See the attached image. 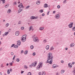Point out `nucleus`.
<instances>
[{"instance_id":"obj_22","label":"nucleus","mask_w":75,"mask_h":75,"mask_svg":"<svg viewBox=\"0 0 75 75\" xmlns=\"http://www.w3.org/2000/svg\"><path fill=\"white\" fill-rule=\"evenodd\" d=\"M36 4L38 5L40 4V2L39 1H37L36 2Z\"/></svg>"},{"instance_id":"obj_59","label":"nucleus","mask_w":75,"mask_h":75,"mask_svg":"<svg viewBox=\"0 0 75 75\" xmlns=\"http://www.w3.org/2000/svg\"><path fill=\"white\" fill-rule=\"evenodd\" d=\"M61 63H62V64H63V63H64V61L63 60H62L61 61Z\"/></svg>"},{"instance_id":"obj_45","label":"nucleus","mask_w":75,"mask_h":75,"mask_svg":"<svg viewBox=\"0 0 75 75\" xmlns=\"http://www.w3.org/2000/svg\"><path fill=\"white\" fill-rule=\"evenodd\" d=\"M54 47H52L51 48V50H54Z\"/></svg>"},{"instance_id":"obj_21","label":"nucleus","mask_w":75,"mask_h":75,"mask_svg":"<svg viewBox=\"0 0 75 75\" xmlns=\"http://www.w3.org/2000/svg\"><path fill=\"white\" fill-rule=\"evenodd\" d=\"M44 28L43 27H40V30L41 31H42V30Z\"/></svg>"},{"instance_id":"obj_1","label":"nucleus","mask_w":75,"mask_h":75,"mask_svg":"<svg viewBox=\"0 0 75 75\" xmlns=\"http://www.w3.org/2000/svg\"><path fill=\"white\" fill-rule=\"evenodd\" d=\"M47 62H46V64L49 63L50 64H51L52 63V59H53V56L52 55L51 53H49L47 55Z\"/></svg>"},{"instance_id":"obj_39","label":"nucleus","mask_w":75,"mask_h":75,"mask_svg":"<svg viewBox=\"0 0 75 75\" xmlns=\"http://www.w3.org/2000/svg\"><path fill=\"white\" fill-rule=\"evenodd\" d=\"M17 5V2H15L14 3H13V5L14 6L15 5Z\"/></svg>"},{"instance_id":"obj_16","label":"nucleus","mask_w":75,"mask_h":75,"mask_svg":"<svg viewBox=\"0 0 75 75\" xmlns=\"http://www.w3.org/2000/svg\"><path fill=\"white\" fill-rule=\"evenodd\" d=\"M70 47H72L74 46V43H71L70 45Z\"/></svg>"},{"instance_id":"obj_9","label":"nucleus","mask_w":75,"mask_h":75,"mask_svg":"<svg viewBox=\"0 0 75 75\" xmlns=\"http://www.w3.org/2000/svg\"><path fill=\"white\" fill-rule=\"evenodd\" d=\"M55 18H56L57 19H58L59 18V15L58 14H56V15Z\"/></svg>"},{"instance_id":"obj_4","label":"nucleus","mask_w":75,"mask_h":75,"mask_svg":"<svg viewBox=\"0 0 75 75\" xmlns=\"http://www.w3.org/2000/svg\"><path fill=\"white\" fill-rule=\"evenodd\" d=\"M73 24H74L73 23L71 22L70 24L68 25L69 27L70 28H72V27H73Z\"/></svg>"},{"instance_id":"obj_18","label":"nucleus","mask_w":75,"mask_h":75,"mask_svg":"<svg viewBox=\"0 0 75 75\" xmlns=\"http://www.w3.org/2000/svg\"><path fill=\"white\" fill-rule=\"evenodd\" d=\"M30 19L31 20H34V19H35V16H31L30 17Z\"/></svg>"},{"instance_id":"obj_58","label":"nucleus","mask_w":75,"mask_h":75,"mask_svg":"<svg viewBox=\"0 0 75 75\" xmlns=\"http://www.w3.org/2000/svg\"><path fill=\"white\" fill-rule=\"evenodd\" d=\"M50 11H48V12L47 13V15H49V13H50Z\"/></svg>"},{"instance_id":"obj_6","label":"nucleus","mask_w":75,"mask_h":75,"mask_svg":"<svg viewBox=\"0 0 75 75\" xmlns=\"http://www.w3.org/2000/svg\"><path fill=\"white\" fill-rule=\"evenodd\" d=\"M37 64V62H35V63H33L32 64L33 67H35V65H36Z\"/></svg>"},{"instance_id":"obj_24","label":"nucleus","mask_w":75,"mask_h":75,"mask_svg":"<svg viewBox=\"0 0 75 75\" xmlns=\"http://www.w3.org/2000/svg\"><path fill=\"white\" fill-rule=\"evenodd\" d=\"M14 47L15 48H17L18 47V45H15L14 46Z\"/></svg>"},{"instance_id":"obj_7","label":"nucleus","mask_w":75,"mask_h":75,"mask_svg":"<svg viewBox=\"0 0 75 75\" xmlns=\"http://www.w3.org/2000/svg\"><path fill=\"white\" fill-rule=\"evenodd\" d=\"M18 7H20V8H21V7H23V8H24V6L23 5L22 3H21L18 6Z\"/></svg>"},{"instance_id":"obj_40","label":"nucleus","mask_w":75,"mask_h":75,"mask_svg":"<svg viewBox=\"0 0 75 75\" xmlns=\"http://www.w3.org/2000/svg\"><path fill=\"white\" fill-rule=\"evenodd\" d=\"M47 40H43V42H44V43H45V42H47Z\"/></svg>"},{"instance_id":"obj_51","label":"nucleus","mask_w":75,"mask_h":75,"mask_svg":"<svg viewBox=\"0 0 75 75\" xmlns=\"http://www.w3.org/2000/svg\"><path fill=\"white\" fill-rule=\"evenodd\" d=\"M33 66V65H32V64H31L29 65V67H30V68H31Z\"/></svg>"},{"instance_id":"obj_14","label":"nucleus","mask_w":75,"mask_h":75,"mask_svg":"<svg viewBox=\"0 0 75 75\" xmlns=\"http://www.w3.org/2000/svg\"><path fill=\"white\" fill-rule=\"evenodd\" d=\"M15 35L17 36L18 35H19V32L18 31L16 32L15 33Z\"/></svg>"},{"instance_id":"obj_2","label":"nucleus","mask_w":75,"mask_h":75,"mask_svg":"<svg viewBox=\"0 0 75 75\" xmlns=\"http://www.w3.org/2000/svg\"><path fill=\"white\" fill-rule=\"evenodd\" d=\"M27 37V35H25L22 37V40L23 42H24L26 40V37Z\"/></svg>"},{"instance_id":"obj_55","label":"nucleus","mask_w":75,"mask_h":75,"mask_svg":"<svg viewBox=\"0 0 75 75\" xmlns=\"http://www.w3.org/2000/svg\"><path fill=\"white\" fill-rule=\"evenodd\" d=\"M13 52H11V55H13Z\"/></svg>"},{"instance_id":"obj_31","label":"nucleus","mask_w":75,"mask_h":75,"mask_svg":"<svg viewBox=\"0 0 75 75\" xmlns=\"http://www.w3.org/2000/svg\"><path fill=\"white\" fill-rule=\"evenodd\" d=\"M24 68H25V69H27L28 67L26 65L24 66Z\"/></svg>"},{"instance_id":"obj_50","label":"nucleus","mask_w":75,"mask_h":75,"mask_svg":"<svg viewBox=\"0 0 75 75\" xmlns=\"http://www.w3.org/2000/svg\"><path fill=\"white\" fill-rule=\"evenodd\" d=\"M1 67L2 68H4V66H3V64H1Z\"/></svg>"},{"instance_id":"obj_17","label":"nucleus","mask_w":75,"mask_h":75,"mask_svg":"<svg viewBox=\"0 0 75 75\" xmlns=\"http://www.w3.org/2000/svg\"><path fill=\"white\" fill-rule=\"evenodd\" d=\"M11 12V9H8L7 11L8 13H10Z\"/></svg>"},{"instance_id":"obj_36","label":"nucleus","mask_w":75,"mask_h":75,"mask_svg":"<svg viewBox=\"0 0 75 75\" xmlns=\"http://www.w3.org/2000/svg\"><path fill=\"white\" fill-rule=\"evenodd\" d=\"M6 27H8V26L9 25V24H8V23H6Z\"/></svg>"},{"instance_id":"obj_35","label":"nucleus","mask_w":75,"mask_h":75,"mask_svg":"<svg viewBox=\"0 0 75 75\" xmlns=\"http://www.w3.org/2000/svg\"><path fill=\"white\" fill-rule=\"evenodd\" d=\"M64 72V70H62L61 71V74H63Z\"/></svg>"},{"instance_id":"obj_33","label":"nucleus","mask_w":75,"mask_h":75,"mask_svg":"<svg viewBox=\"0 0 75 75\" xmlns=\"http://www.w3.org/2000/svg\"><path fill=\"white\" fill-rule=\"evenodd\" d=\"M72 30H73V31H75V26L72 28Z\"/></svg>"},{"instance_id":"obj_46","label":"nucleus","mask_w":75,"mask_h":75,"mask_svg":"<svg viewBox=\"0 0 75 75\" xmlns=\"http://www.w3.org/2000/svg\"><path fill=\"white\" fill-rule=\"evenodd\" d=\"M63 3L64 4H65V3H66V0H65L64 1Z\"/></svg>"},{"instance_id":"obj_61","label":"nucleus","mask_w":75,"mask_h":75,"mask_svg":"<svg viewBox=\"0 0 75 75\" xmlns=\"http://www.w3.org/2000/svg\"><path fill=\"white\" fill-rule=\"evenodd\" d=\"M2 51V48H1L0 49V51Z\"/></svg>"},{"instance_id":"obj_43","label":"nucleus","mask_w":75,"mask_h":75,"mask_svg":"<svg viewBox=\"0 0 75 75\" xmlns=\"http://www.w3.org/2000/svg\"><path fill=\"white\" fill-rule=\"evenodd\" d=\"M33 56H35V53L33 52Z\"/></svg>"},{"instance_id":"obj_12","label":"nucleus","mask_w":75,"mask_h":75,"mask_svg":"<svg viewBox=\"0 0 75 75\" xmlns=\"http://www.w3.org/2000/svg\"><path fill=\"white\" fill-rule=\"evenodd\" d=\"M17 44L18 45H21V42L19 40L17 42Z\"/></svg>"},{"instance_id":"obj_29","label":"nucleus","mask_w":75,"mask_h":75,"mask_svg":"<svg viewBox=\"0 0 75 75\" xmlns=\"http://www.w3.org/2000/svg\"><path fill=\"white\" fill-rule=\"evenodd\" d=\"M30 48L31 49H33V48H34V46L33 45H31L30 46Z\"/></svg>"},{"instance_id":"obj_25","label":"nucleus","mask_w":75,"mask_h":75,"mask_svg":"<svg viewBox=\"0 0 75 75\" xmlns=\"http://www.w3.org/2000/svg\"><path fill=\"white\" fill-rule=\"evenodd\" d=\"M42 75H45V72L44 71H43L42 72Z\"/></svg>"},{"instance_id":"obj_11","label":"nucleus","mask_w":75,"mask_h":75,"mask_svg":"<svg viewBox=\"0 0 75 75\" xmlns=\"http://www.w3.org/2000/svg\"><path fill=\"white\" fill-rule=\"evenodd\" d=\"M37 40H38V39H37V38L36 37H35L33 39V41L34 42H36Z\"/></svg>"},{"instance_id":"obj_26","label":"nucleus","mask_w":75,"mask_h":75,"mask_svg":"<svg viewBox=\"0 0 75 75\" xmlns=\"http://www.w3.org/2000/svg\"><path fill=\"white\" fill-rule=\"evenodd\" d=\"M33 28V26H31L29 28V31H30L31 30V28Z\"/></svg>"},{"instance_id":"obj_37","label":"nucleus","mask_w":75,"mask_h":75,"mask_svg":"<svg viewBox=\"0 0 75 75\" xmlns=\"http://www.w3.org/2000/svg\"><path fill=\"white\" fill-rule=\"evenodd\" d=\"M14 45H15V44H13L11 46V47H14Z\"/></svg>"},{"instance_id":"obj_19","label":"nucleus","mask_w":75,"mask_h":75,"mask_svg":"<svg viewBox=\"0 0 75 75\" xmlns=\"http://www.w3.org/2000/svg\"><path fill=\"white\" fill-rule=\"evenodd\" d=\"M0 1H2L3 4H4L6 2V1H5V0H0Z\"/></svg>"},{"instance_id":"obj_34","label":"nucleus","mask_w":75,"mask_h":75,"mask_svg":"<svg viewBox=\"0 0 75 75\" xmlns=\"http://www.w3.org/2000/svg\"><path fill=\"white\" fill-rule=\"evenodd\" d=\"M28 75H31V72H29L28 73Z\"/></svg>"},{"instance_id":"obj_13","label":"nucleus","mask_w":75,"mask_h":75,"mask_svg":"<svg viewBox=\"0 0 75 75\" xmlns=\"http://www.w3.org/2000/svg\"><path fill=\"white\" fill-rule=\"evenodd\" d=\"M50 48V46L48 45L46 47V49L47 50H49V48Z\"/></svg>"},{"instance_id":"obj_49","label":"nucleus","mask_w":75,"mask_h":75,"mask_svg":"<svg viewBox=\"0 0 75 75\" xmlns=\"http://www.w3.org/2000/svg\"><path fill=\"white\" fill-rule=\"evenodd\" d=\"M15 57H16V55H14L13 56V60H14V59H15Z\"/></svg>"},{"instance_id":"obj_20","label":"nucleus","mask_w":75,"mask_h":75,"mask_svg":"<svg viewBox=\"0 0 75 75\" xmlns=\"http://www.w3.org/2000/svg\"><path fill=\"white\" fill-rule=\"evenodd\" d=\"M8 32H7L5 33V35L6 36H7V35H8Z\"/></svg>"},{"instance_id":"obj_57","label":"nucleus","mask_w":75,"mask_h":75,"mask_svg":"<svg viewBox=\"0 0 75 75\" xmlns=\"http://www.w3.org/2000/svg\"><path fill=\"white\" fill-rule=\"evenodd\" d=\"M24 71H21V74H23V73H24Z\"/></svg>"},{"instance_id":"obj_44","label":"nucleus","mask_w":75,"mask_h":75,"mask_svg":"<svg viewBox=\"0 0 75 75\" xmlns=\"http://www.w3.org/2000/svg\"><path fill=\"white\" fill-rule=\"evenodd\" d=\"M35 19H38V16H37L36 17L35 16Z\"/></svg>"},{"instance_id":"obj_38","label":"nucleus","mask_w":75,"mask_h":75,"mask_svg":"<svg viewBox=\"0 0 75 75\" xmlns=\"http://www.w3.org/2000/svg\"><path fill=\"white\" fill-rule=\"evenodd\" d=\"M16 61L17 62H19L20 61V59L19 58L17 59H16Z\"/></svg>"},{"instance_id":"obj_27","label":"nucleus","mask_w":75,"mask_h":75,"mask_svg":"<svg viewBox=\"0 0 75 75\" xmlns=\"http://www.w3.org/2000/svg\"><path fill=\"white\" fill-rule=\"evenodd\" d=\"M27 53H28V51L26 50L25 52V55H27Z\"/></svg>"},{"instance_id":"obj_48","label":"nucleus","mask_w":75,"mask_h":75,"mask_svg":"<svg viewBox=\"0 0 75 75\" xmlns=\"http://www.w3.org/2000/svg\"><path fill=\"white\" fill-rule=\"evenodd\" d=\"M24 27H21V30H24Z\"/></svg>"},{"instance_id":"obj_5","label":"nucleus","mask_w":75,"mask_h":75,"mask_svg":"<svg viewBox=\"0 0 75 75\" xmlns=\"http://www.w3.org/2000/svg\"><path fill=\"white\" fill-rule=\"evenodd\" d=\"M59 66L58 65H57L56 64H54L52 65V68H57V67H59Z\"/></svg>"},{"instance_id":"obj_53","label":"nucleus","mask_w":75,"mask_h":75,"mask_svg":"<svg viewBox=\"0 0 75 75\" xmlns=\"http://www.w3.org/2000/svg\"><path fill=\"white\" fill-rule=\"evenodd\" d=\"M11 28L9 29L8 30V32H10L11 31Z\"/></svg>"},{"instance_id":"obj_62","label":"nucleus","mask_w":75,"mask_h":75,"mask_svg":"<svg viewBox=\"0 0 75 75\" xmlns=\"http://www.w3.org/2000/svg\"><path fill=\"white\" fill-rule=\"evenodd\" d=\"M8 65H9L8 63H7L6 64V65L7 66H8Z\"/></svg>"},{"instance_id":"obj_32","label":"nucleus","mask_w":75,"mask_h":75,"mask_svg":"<svg viewBox=\"0 0 75 75\" xmlns=\"http://www.w3.org/2000/svg\"><path fill=\"white\" fill-rule=\"evenodd\" d=\"M29 7H30V6H26V7H25V9H28V8H29Z\"/></svg>"},{"instance_id":"obj_28","label":"nucleus","mask_w":75,"mask_h":75,"mask_svg":"<svg viewBox=\"0 0 75 75\" xmlns=\"http://www.w3.org/2000/svg\"><path fill=\"white\" fill-rule=\"evenodd\" d=\"M40 13H43V10L41 9V10H39V11Z\"/></svg>"},{"instance_id":"obj_15","label":"nucleus","mask_w":75,"mask_h":75,"mask_svg":"<svg viewBox=\"0 0 75 75\" xmlns=\"http://www.w3.org/2000/svg\"><path fill=\"white\" fill-rule=\"evenodd\" d=\"M23 11V9H20L18 10V13H21V11Z\"/></svg>"},{"instance_id":"obj_52","label":"nucleus","mask_w":75,"mask_h":75,"mask_svg":"<svg viewBox=\"0 0 75 75\" xmlns=\"http://www.w3.org/2000/svg\"><path fill=\"white\" fill-rule=\"evenodd\" d=\"M42 16H45V13H42Z\"/></svg>"},{"instance_id":"obj_63","label":"nucleus","mask_w":75,"mask_h":75,"mask_svg":"<svg viewBox=\"0 0 75 75\" xmlns=\"http://www.w3.org/2000/svg\"><path fill=\"white\" fill-rule=\"evenodd\" d=\"M21 53H23V50H21Z\"/></svg>"},{"instance_id":"obj_56","label":"nucleus","mask_w":75,"mask_h":75,"mask_svg":"<svg viewBox=\"0 0 75 75\" xmlns=\"http://www.w3.org/2000/svg\"><path fill=\"white\" fill-rule=\"evenodd\" d=\"M56 13V11H54L53 12V14H55V13Z\"/></svg>"},{"instance_id":"obj_41","label":"nucleus","mask_w":75,"mask_h":75,"mask_svg":"<svg viewBox=\"0 0 75 75\" xmlns=\"http://www.w3.org/2000/svg\"><path fill=\"white\" fill-rule=\"evenodd\" d=\"M9 65H10L11 66H12L13 65V63L11 62L9 63Z\"/></svg>"},{"instance_id":"obj_8","label":"nucleus","mask_w":75,"mask_h":75,"mask_svg":"<svg viewBox=\"0 0 75 75\" xmlns=\"http://www.w3.org/2000/svg\"><path fill=\"white\" fill-rule=\"evenodd\" d=\"M69 68H72V64L71 63H69L68 64Z\"/></svg>"},{"instance_id":"obj_23","label":"nucleus","mask_w":75,"mask_h":75,"mask_svg":"<svg viewBox=\"0 0 75 75\" xmlns=\"http://www.w3.org/2000/svg\"><path fill=\"white\" fill-rule=\"evenodd\" d=\"M8 4H7L5 6V8H7V7H8Z\"/></svg>"},{"instance_id":"obj_47","label":"nucleus","mask_w":75,"mask_h":75,"mask_svg":"<svg viewBox=\"0 0 75 75\" xmlns=\"http://www.w3.org/2000/svg\"><path fill=\"white\" fill-rule=\"evenodd\" d=\"M57 7L58 8H60V6H59V5H58L57 6Z\"/></svg>"},{"instance_id":"obj_64","label":"nucleus","mask_w":75,"mask_h":75,"mask_svg":"<svg viewBox=\"0 0 75 75\" xmlns=\"http://www.w3.org/2000/svg\"><path fill=\"white\" fill-rule=\"evenodd\" d=\"M56 75H58V73H57L56 74Z\"/></svg>"},{"instance_id":"obj_60","label":"nucleus","mask_w":75,"mask_h":75,"mask_svg":"<svg viewBox=\"0 0 75 75\" xmlns=\"http://www.w3.org/2000/svg\"><path fill=\"white\" fill-rule=\"evenodd\" d=\"M35 35H33V36H32V37H35Z\"/></svg>"},{"instance_id":"obj_54","label":"nucleus","mask_w":75,"mask_h":75,"mask_svg":"<svg viewBox=\"0 0 75 75\" xmlns=\"http://www.w3.org/2000/svg\"><path fill=\"white\" fill-rule=\"evenodd\" d=\"M9 70L10 72H12V69H10Z\"/></svg>"},{"instance_id":"obj_3","label":"nucleus","mask_w":75,"mask_h":75,"mask_svg":"<svg viewBox=\"0 0 75 75\" xmlns=\"http://www.w3.org/2000/svg\"><path fill=\"white\" fill-rule=\"evenodd\" d=\"M42 63H40L38 65L37 67V69H40V68H42Z\"/></svg>"},{"instance_id":"obj_30","label":"nucleus","mask_w":75,"mask_h":75,"mask_svg":"<svg viewBox=\"0 0 75 75\" xmlns=\"http://www.w3.org/2000/svg\"><path fill=\"white\" fill-rule=\"evenodd\" d=\"M7 73L8 74H10V70L9 69H8Z\"/></svg>"},{"instance_id":"obj_42","label":"nucleus","mask_w":75,"mask_h":75,"mask_svg":"<svg viewBox=\"0 0 75 75\" xmlns=\"http://www.w3.org/2000/svg\"><path fill=\"white\" fill-rule=\"evenodd\" d=\"M21 21H19L18 22V24H21Z\"/></svg>"},{"instance_id":"obj_10","label":"nucleus","mask_w":75,"mask_h":75,"mask_svg":"<svg viewBox=\"0 0 75 75\" xmlns=\"http://www.w3.org/2000/svg\"><path fill=\"white\" fill-rule=\"evenodd\" d=\"M48 6L47 4H45L44 5V7L45 8H47V7H48Z\"/></svg>"}]
</instances>
